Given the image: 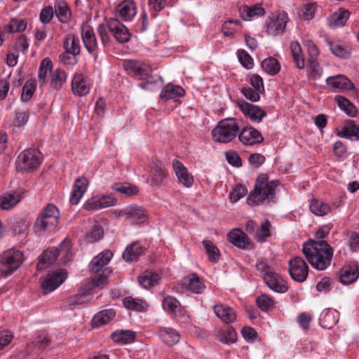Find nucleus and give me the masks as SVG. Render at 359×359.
Returning a JSON list of instances; mask_svg holds the SVG:
<instances>
[{"instance_id": "34", "label": "nucleus", "mask_w": 359, "mask_h": 359, "mask_svg": "<svg viewBox=\"0 0 359 359\" xmlns=\"http://www.w3.org/2000/svg\"><path fill=\"white\" fill-rule=\"evenodd\" d=\"M136 334L131 330H116L114 332L111 337L112 340L116 343L126 344L132 343L135 339Z\"/></svg>"}, {"instance_id": "19", "label": "nucleus", "mask_w": 359, "mask_h": 359, "mask_svg": "<svg viewBox=\"0 0 359 359\" xmlns=\"http://www.w3.org/2000/svg\"><path fill=\"white\" fill-rule=\"evenodd\" d=\"M212 309L215 314L223 323L230 324L236 319V314L234 310L229 306L224 304H217L213 306Z\"/></svg>"}, {"instance_id": "8", "label": "nucleus", "mask_w": 359, "mask_h": 359, "mask_svg": "<svg viewBox=\"0 0 359 359\" xmlns=\"http://www.w3.org/2000/svg\"><path fill=\"white\" fill-rule=\"evenodd\" d=\"M23 255L19 250H8L0 255V272L4 276L11 274L20 267Z\"/></svg>"}, {"instance_id": "18", "label": "nucleus", "mask_w": 359, "mask_h": 359, "mask_svg": "<svg viewBox=\"0 0 359 359\" xmlns=\"http://www.w3.org/2000/svg\"><path fill=\"white\" fill-rule=\"evenodd\" d=\"M172 168L180 184L186 187L192 186L194 177L182 163L175 159L172 161Z\"/></svg>"}, {"instance_id": "32", "label": "nucleus", "mask_w": 359, "mask_h": 359, "mask_svg": "<svg viewBox=\"0 0 359 359\" xmlns=\"http://www.w3.org/2000/svg\"><path fill=\"white\" fill-rule=\"evenodd\" d=\"M158 333L161 339L168 346L177 344L180 339V334L170 327H160Z\"/></svg>"}, {"instance_id": "12", "label": "nucleus", "mask_w": 359, "mask_h": 359, "mask_svg": "<svg viewBox=\"0 0 359 359\" xmlns=\"http://www.w3.org/2000/svg\"><path fill=\"white\" fill-rule=\"evenodd\" d=\"M287 21V14L284 11L269 18L267 20V33L271 36L283 33Z\"/></svg>"}, {"instance_id": "16", "label": "nucleus", "mask_w": 359, "mask_h": 359, "mask_svg": "<svg viewBox=\"0 0 359 359\" xmlns=\"http://www.w3.org/2000/svg\"><path fill=\"white\" fill-rule=\"evenodd\" d=\"M265 284L271 290L278 292L285 293L287 291V286L285 280L275 271L266 273L263 278Z\"/></svg>"}, {"instance_id": "26", "label": "nucleus", "mask_w": 359, "mask_h": 359, "mask_svg": "<svg viewBox=\"0 0 359 359\" xmlns=\"http://www.w3.org/2000/svg\"><path fill=\"white\" fill-rule=\"evenodd\" d=\"M350 16L348 10L339 8L327 18V25L332 29L343 27Z\"/></svg>"}, {"instance_id": "54", "label": "nucleus", "mask_w": 359, "mask_h": 359, "mask_svg": "<svg viewBox=\"0 0 359 359\" xmlns=\"http://www.w3.org/2000/svg\"><path fill=\"white\" fill-rule=\"evenodd\" d=\"M256 303L257 306L263 311H269L274 305L273 299L266 294L258 297Z\"/></svg>"}, {"instance_id": "11", "label": "nucleus", "mask_w": 359, "mask_h": 359, "mask_svg": "<svg viewBox=\"0 0 359 359\" xmlns=\"http://www.w3.org/2000/svg\"><path fill=\"white\" fill-rule=\"evenodd\" d=\"M238 107L245 118L253 123H260L266 113L259 107L244 100L238 102Z\"/></svg>"}, {"instance_id": "2", "label": "nucleus", "mask_w": 359, "mask_h": 359, "mask_svg": "<svg viewBox=\"0 0 359 359\" xmlns=\"http://www.w3.org/2000/svg\"><path fill=\"white\" fill-rule=\"evenodd\" d=\"M278 183L269 181L268 176L262 174L258 176L254 189L250 193L247 201L250 205H258L262 203L276 201V190Z\"/></svg>"}, {"instance_id": "9", "label": "nucleus", "mask_w": 359, "mask_h": 359, "mask_svg": "<svg viewBox=\"0 0 359 359\" xmlns=\"http://www.w3.org/2000/svg\"><path fill=\"white\" fill-rule=\"evenodd\" d=\"M289 273L293 280L302 283L308 276L309 267L302 257H296L289 262Z\"/></svg>"}, {"instance_id": "28", "label": "nucleus", "mask_w": 359, "mask_h": 359, "mask_svg": "<svg viewBox=\"0 0 359 359\" xmlns=\"http://www.w3.org/2000/svg\"><path fill=\"white\" fill-rule=\"evenodd\" d=\"M115 315V311L111 309L102 310L94 316L92 319V325L93 327L104 325L112 320Z\"/></svg>"}, {"instance_id": "59", "label": "nucleus", "mask_w": 359, "mask_h": 359, "mask_svg": "<svg viewBox=\"0 0 359 359\" xmlns=\"http://www.w3.org/2000/svg\"><path fill=\"white\" fill-rule=\"evenodd\" d=\"M247 193V190L241 184L236 185L233 191L230 193L229 198L232 203L237 202L242 197L245 196Z\"/></svg>"}, {"instance_id": "33", "label": "nucleus", "mask_w": 359, "mask_h": 359, "mask_svg": "<svg viewBox=\"0 0 359 359\" xmlns=\"http://www.w3.org/2000/svg\"><path fill=\"white\" fill-rule=\"evenodd\" d=\"M53 63L48 58L43 59L39 66L38 79L41 86L48 82V76L53 73Z\"/></svg>"}, {"instance_id": "1", "label": "nucleus", "mask_w": 359, "mask_h": 359, "mask_svg": "<svg viewBox=\"0 0 359 359\" xmlns=\"http://www.w3.org/2000/svg\"><path fill=\"white\" fill-rule=\"evenodd\" d=\"M302 252L310 264L319 271L326 269L333 257L332 248L325 241H307L303 245Z\"/></svg>"}, {"instance_id": "23", "label": "nucleus", "mask_w": 359, "mask_h": 359, "mask_svg": "<svg viewBox=\"0 0 359 359\" xmlns=\"http://www.w3.org/2000/svg\"><path fill=\"white\" fill-rule=\"evenodd\" d=\"M117 12L123 20H131L137 13L135 3L131 0H124L118 4Z\"/></svg>"}, {"instance_id": "27", "label": "nucleus", "mask_w": 359, "mask_h": 359, "mask_svg": "<svg viewBox=\"0 0 359 359\" xmlns=\"http://www.w3.org/2000/svg\"><path fill=\"white\" fill-rule=\"evenodd\" d=\"M184 95V90L181 86L168 84L162 89L160 97L161 100L166 101L181 97Z\"/></svg>"}, {"instance_id": "29", "label": "nucleus", "mask_w": 359, "mask_h": 359, "mask_svg": "<svg viewBox=\"0 0 359 359\" xmlns=\"http://www.w3.org/2000/svg\"><path fill=\"white\" fill-rule=\"evenodd\" d=\"M82 40L83 44L89 53H92L97 48V42L93 29L90 27H86L83 29Z\"/></svg>"}, {"instance_id": "10", "label": "nucleus", "mask_w": 359, "mask_h": 359, "mask_svg": "<svg viewBox=\"0 0 359 359\" xmlns=\"http://www.w3.org/2000/svg\"><path fill=\"white\" fill-rule=\"evenodd\" d=\"M237 136L239 142L245 146H253L264 141L260 132L252 126H244L240 128Z\"/></svg>"}, {"instance_id": "60", "label": "nucleus", "mask_w": 359, "mask_h": 359, "mask_svg": "<svg viewBox=\"0 0 359 359\" xmlns=\"http://www.w3.org/2000/svg\"><path fill=\"white\" fill-rule=\"evenodd\" d=\"M309 76L314 79L319 78L323 72L322 68L320 67L319 64L316 62L314 60H309Z\"/></svg>"}, {"instance_id": "64", "label": "nucleus", "mask_w": 359, "mask_h": 359, "mask_svg": "<svg viewBox=\"0 0 359 359\" xmlns=\"http://www.w3.org/2000/svg\"><path fill=\"white\" fill-rule=\"evenodd\" d=\"M348 246L351 250L355 252L359 249V234L351 231L348 233Z\"/></svg>"}, {"instance_id": "21", "label": "nucleus", "mask_w": 359, "mask_h": 359, "mask_svg": "<svg viewBox=\"0 0 359 359\" xmlns=\"http://www.w3.org/2000/svg\"><path fill=\"white\" fill-rule=\"evenodd\" d=\"M88 186V181L84 177H79L75 180L69 198V202L72 205L79 203L83 194L86 191Z\"/></svg>"}, {"instance_id": "62", "label": "nucleus", "mask_w": 359, "mask_h": 359, "mask_svg": "<svg viewBox=\"0 0 359 359\" xmlns=\"http://www.w3.org/2000/svg\"><path fill=\"white\" fill-rule=\"evenodd\" d=\"M238 57L240 62L244 67L247 69H250L252 67V58L245 50H239L238 53Z\"/></svg>"}, {"instance_id": "44", "label": "nucleus", "mask_w": 359, "mask_h": 359, "mask_svg": "<svg viewBox=\"0 0 359 359\" xmlns=\"http://www.w3.org/2000/svg\"><path fill=\"white\" fill-rule=\"evenodd\" d=\"M341 137L351 140H359V125H356L352 120H348L345 123Z\"/></svg>"}, {"instance_id": "52", "label": "nucleus", "mask_w": 359, "mask_h": 359, "mask_svg": "<svg viewBox=\"0 0 359 359\" xmlns=\"http://www.w3.org/2000/svg\"><path fill=\"white\" fill-rule=\"evenodd\" d=\"M237 339V333L233 327H228L226 330H223L220 335L219 340L224 344H233Z\"/></svg>"}, {"instance_id": "56", "label": "nucleus", "mask_w": 359, "mask_h": 359, "mask_svg": "<svg viewBox=\"0 0 359 359\" xmlns=\"http://www.w3.org/2000/svg\"><path fill=\"white\" fill-rule=\"evenodd\" d=\"M35 88L36 85L34 81H27L22 89L21 100L24 102L29 100L34 94Z\"/></svg>"}, {"instance_id": "36", "label": "nucleus", "mask_w": 359, "mask_h": 359, "mask_svg": "<svg viewBox=\"0 0 359 359\" xmlns=\"http://www.w3.org/2000/svg\"><path fill=\"white\" fill-rule=\"evenodd\" d=\"M66 81L67 74L65 71L60 68H57L53 72L49 83L53 89L58 90L62 88Z\"/></svg>"}, {"instance_id": "15", "label": "nucleus", "mask_w": 359, "mask_h": 359, "mask_svg": "<svg viewBox=\"0 0 359 359\" xmlns=\"http://www.w3.org/2000/svg\"><path fill=\"white\" fill-rule=\"evenodd\" d=\"M108 29L116 40L123 43L129 41L130 34L128 28L116 19H111L107 24Z\"/></svg>"}, {"instance_id": "25", "label": "nucleus", "mask_w": 359, "mask_h": 359, "mask_svg": "<svg viewBox=\"0 0 359 359\" xmlns=\"http://www.w3.org/2000/svg\"><path fill=\"white\" fill-rule=\"evenodd\" d=\"M326 82L328 86L339 90H350L354 88L353 83L346 76L341 74L328 77Z\"/></svg>"}, {"instance_id": "14", "label": "nucleus", "mask_w": 359, "mask_h": 359, "mask_svg": "<svg viewBox=\"0 0 359 359\" xmlns=\"http://www.w3.org/2000/svg\"><path fill=\"white\" fill-rule=\"evenodd\" d=\"M228 241L233 245L241 249H252L253 244L248 235L241 229H234L227 234Z\"/></svg>"}, {"instance_id": "6", "label": "nucleus", "mask_w": 359, "mask_h": 359, "mask_svg": "<svg viewBox=\"0 0 359 359\" xmlns=\"http://www.w3.org/2000/svg\"><path fill=\"white\" fill-rule=\"evenodd\" d=\"M130 73L142 80V82L139 83V86L143 89L154 91L163 84L159 76L151 75V68L148 66H137L133 65V66L130 67Z\"/></svg>"}, {"instance_id": "4", "label": "nucleus", "mask_w": 359, "mask_h": 359, "mask_svg": "<svg viewBox=\"0 0 359 359\" xmlns=\"http://www.w3.org/2000/svg\"><path fill=\"white\" fill-rule=\"evenodd\" d=\"M60 213L57 207L53 204H48L37 217L34 227L35 232L39 236H43L51 231L57 225Z\"/></svg>"}, {"instance_id": "31", "label": "nucleus", "mask_w": 359, "mask_h": 359, "mask_svg": "<svg viewBox=\"0 0 359 359\" xmlns=\"http://www.w3.org/2000/svg\"><path fill=\"white\" fill-rule=\"evenodd\" d=\"M168 172L163 163L158 161H154L151 168V177L152 182L156 184H160L163 179L167 176Z\"/></svg>"}, {"instance_id": "38", "label": "nucleus", "mask_w": 359, "mask_h": 359, "mask_svg": "<svg viewBox=\"0 0 359 359\" xmlns=\"http://www.w3.org/2000/svg\"><path fill=\"white\" fill-rule=\"evenodd\" d=\"M359 276L358 269L355 267H347L341 271L339 280L341 283L349 285L355 281Z\"/></svg>"}, {"instance_id": "41", "label": "nucleus", "mask_w": 359, "mask_h": 359, "mask_svg": "<svg viewBox=\"0 0 359 359\" xmlns=\"http://www.w3.org/2000/svg\"><path fill=\"white\" fill-rule=\"evenodd\" d=\"M55 13L58 20L62 22H67L71 18V12L65 1H58L55 5Z\"/></svg>"}, {"instance_id": "46", "label": "nucleus", "mask_w": 359, "mask_h": 359, "mask_svg": "<svg viewBox=\"0 0 359 359\" xmlns=\"http://www.w3.org/2000/svg\"><path fill=\"white\" fill-rule=\"evenodd\" d=\"M140 285L144 288H149L156 285L159 280V276L157 273L151 271H145V273L139 277Z\"/></svg>"}, {"instance_id": "20", "label": "nucleus", "mask_w": 359, "mask_h": 359, "mask_svg": "<svg viewBox=\"0 0 359 359\" xmlns=\"http://www.w3.org/2000/svg\"><path fill=\"white\" fill-rule=\"evenodd\" d=\"M182 284L192 293L201 294L205 289L203 280L195 273L184 278Z\"/></svg>"}, {"instance_id": "22", "label": "nucleus", "mask_w": 359, "mask_h": 359, "mask_svg": "<svg viewBox=\"0 0 359 359\" xmlns=\"http://www.w3.org/2000/svg\"><path fill=\"white\" fill-rule=\"evenodd\" d=\"M113 257L111 251L104 250L97 256H95L89 264L90 270L92 272L97 273L100 271L104 266L108 264Z\"/></svg>"}, {"instance_id": "51", "label": "nucleus", "mask_w": 359, "mask_h": 359, "mask_svg": "<svg viewBox=\"0 0 359 359\" xmlns=\"http://www.w3.org/2000/svg\"><path fill=\"white\" fill-rule=\"evenodd\" d=\"M339 107L345 111V113L350 117H355L356 116V107L348 100L342 96H337Z\"/></svg>"}, {"instance_id": "39", "label": "nucleus", "mask_w": 359, "mask_h": 359, "mask_svg": "<svg viewBox=\"0 0 359 359\" xmlns=\"http://www.w3.org/2000/svg\"><path fill=\"white\" fill-rule=\"evenodd\" d=\"M265 11L260 5L252 6H245L241 11V15L244 20H251L254 17H260L264 15Z\"/></svg>"}, {"instance_id": "47", "label": "nucleus", "mask_w": 359, "mask_h": 359, "mask_svg": "<svg viewBox=\"0 0 359 359\" xmlns=\"http://www.w3.org/2000/svg\"><path fill=\"white\" fill-rule=\"evenodd\" d=\"M112 189L114 191L119 192L126 196H131L136 195L139 189L135 186L128 183H116L113 184Z\"/></svg>"}, {"instance_id": "50", "label": "nucleus", "mask_w": 359, "mask_h": 359, "mask_svg": "<svg viewBox=\"0 0 359 359\" xmlns=\"http://www.w3.org/2000/svg\"><path fill=\"white\" fill-rule=\"evenodd\" d=\"M202 243L208 255L209 260L212 262H217L220 258V253L217 246L209 240H204Z\"/></svg>"}, {"instance_id": "3", "label": "nucleus", "mask_w": 359, "mask_h": 359, "mask_svg": "<svg viewBox=\"0 0 359 359\" xmlns=\"http://www.w3.org/2000/svg\"><path fill=\"white\" fill-rule=\"evenodd\" d=\"M239 130L236 119L230 118L219 121L212 130L211 134L215 142L227 144L236 139Z\"/></svg>"}, {"instance_id": "48", "label": "nucleus", "mask_w": 359, "mask_h": 359, "mask_svg": "<svg viewBox=\"0 0 359 359\" xmlns=\"http://www.w3.org/2000/svg\"><path fill=\"white\" fill-rule=\"evenodd\" d=\"M262 67L269 74L276 75L280 72V65L276 58L270 57L262 61Z\"/></svg>"}, {"instance_id": "17", "label": "nucleus", "mask_w": 359, "mask_h": 359, "mask_svg": "<svg viewBox=\"0 0 359 359\" xmlns=\"http://www.w3.org/2000/svg\"><path fill=\"white\" fill-rule=\"evenodd\" d=\"M90 81L82 74H76L72 81V89L75 95L84 96L89 93Z\"/></svg>"}, {"instance_id": "24", "label": "nucleus", "mask_w": 359, "mask_h": 359, "mask_svg": "<svg viewBox=\"0 0 359 359\" xmlns=\"http://www.w3.org/2000/svg\"><path fill=\"white\" fill-rule=\"evenodd\" d=\"M147 212L143 208L135 204L128 206V219H130L132 224H142L147 221Z\"/></svg>"}, {"instance_id": "42", "label": "nucleus", "mask_w": 359, "mask_h": 359, "mask_svg": "<svg viewBox=\"0 0 359 359\" xmlns=\"http://www.w3.org/2000/svg\"><path fill=\"white\" fill-rule=\"evenodd\" d=\"M162 306L163 309L169 313L177 314L181 312V304L180 302L174 297H165Z\"/></svg>"}, {"instance_id": "13", "label": "nucleus", "mask_w": 359, "mask_h": 359, "mask_svg": "<svg viewBox=\"0 0 359 359\" xmlns=\"http://www.w3.org/2000/svg\"><path fill=\"white\" fill-rule=\"evenodd\" d=\"M65 271L48 274L41 283V287L45 294H48L58 287L66 279Z\"/></svg>"}, {"instance_id": "7", "label": "nucleus", "mask_w": 359, "mask_h": 359, "mask_svg": "<svg viewBox=\"0 0 359 359\" xmlns=\"http://www.w3.org/2000/svg\"><path fill=\"white\" fill-rule=\"evenodd\" d=\"M42 159V154L38 149H25L18 156L17 168L21 172H32L41 165Z\"/></svg>"}, {"instance_id": "35", "label": "nucleus", "mask_w": 359, "mask_h": 359, "mask_svg": "<svg viewBox=\"0 0 359 359\" xmlns=\"http://www.w3.org/2000/svg\"><path fill=\"white\" fill-rule=\"evenodd\" d=\"M63 48L69 53L79 55L81 46L79 38L73 34H67L64 39Z\"/></svg>"}, {"instance_id": "40", "label": "nucleus", "mask_w": 359, "mask_h": 359, "mask_svg": "<svg viewBox=\"0 0 359 359\" xmlns=\"http://www.w3.org/2000/svg\"><path fill=\"white\" fill-rule=\"evenodd\" d=\"M123 304L126 308L137 311H146L147 308V304L144 300L132 297L124 298Z\"/></svg>"}, {"instance_id": "57", "label": "nucleus", "mask_w": 359, "mask_h": 359, "mask_svg": "<svg viewBox=\"0 0 359 359\" xmlns=\"http://www.w3.org/2000/svg\"><path fill=\"white\" fill-rule=\"evenodd\" d=\"M329 46L331 52L339 57L348 58L350 55V52L341 45L330 41Z\"/></svg>"}, {"instance_id": "55", "label": "nucleus", "mask_w": 359, "mask_h": 359, "mask_svg": "<svg viewBox=\"0 0 359 359\" xmlns=\"http://www.w3.org/2000/svg\"><path fill=\"white\" fill-rule=\"evenodd\" d=\"M241 23V21L238 20H230L225 22L222 27V31L224 35L226 36H233L234 33L237 32L236 27L240 25Z\"/></svg>"}, {"instance_id": "5", "label": "nucleus", "mask_w": 359, "mask_h": 359, "mask_svg": "<svg viewBox=\"0 0 359 359\" xmlns=\"http://www.w3.org/2000/svg\"><path fill=\"white\" fill-rule=\"evenodd\" d=\"M71 248V241L65 239L59 248H53L44 251L41 261L37 264V269L41 270L46 264H51L58 256H62L61 260L63 263L68 262L72 255Z\"/></svg>"}, {"instance_id": "30", "label": "nucleus", "mask_w": 359, "mask_h": 359, "mask_svg": "<svg viewBox=\"0 0 359 359\" xmlns=\"http://www.w3.org/2000/svg\"><path fill=\"white\" fill-rule=\"evenodd\" d=\"M143 251L144 248L139 243L133 242L126 247L122 257L126 262H130L136 260Z\"/></svg>"}, {"instance_id": "63", "label": "nucleus", "mask_w": 359, "mask_h": 359, "mask_svg": "<svg viewBox=\"0 0 359 359\" xmlns=\"http://www.w3.org/2000/svg\"><path fill=\"white\" fill-rule=\"evenodd\" d=\"M77 55L65 50L60 55V60L65 65L73 66L77 63Z\"/></svg>"}, {"instance_id": "37", "label": "nucleus", "mask_w": 359, "mask_h": 359, "mask_svg": "<svg viewBox=\"0 0 359 359\" xmlns=\"http://www.w3.org/2000/svg\"><path fill=\"white\" fill-rule=\"evenodd\" d=\"M290 50L296 67L299 69H303L305 67V62L302 55V48L299 42L292 41L290 43Z\"/></svg>"}, {"instance_id": "61", "label": "nucleus", "mask_w": 359, "mask_h": 359, "mask_svg": "<svg viewBox=\"0 0 359 359\" xmlns=\"http://www.w3.org/2000/svg\"><path fill=\"white\" fill-rule=\"evenodd\" d=\"M103 234L104 231L101 226L95 224L92 226L91 231L88 234L87 238L90 242H95L102 238Z\"/></svg>"}, {"instance_id": "45", "label": "nucleus", "mask_w": 359, "mask_h": 359, "mask_svg": "<svg viewBox=\"0 0 359 359\" xmlns=\"http://www.w3.org/2000/svg\"><path fill=\"white\" fill-rule=\"evenodd\" d=\"M310 210L317 216H324L330 211V207L327 203L318 199H312L310 203Z\"/></svg>"}, {"instance_id": "43", "label": "nucleus", "mask_w": 359, "mask_h": 359, "mask_svg": "<svg viewBox=\"0 0 359 359\" xmlns=\"http://www.w3.org/2000/svg\"><path fill=\"white\" fill-rule=\"evenodd\" d=\"M20 195L14 193L6 194L0 197V208L9 210L20 202Z\"/></svg>"}, {"instance_id": "53", "label": "nucleus", "mask_w": 359, "mask_h": 359, "mask_svg": "<svg viewBox=\"0 0 359 359\" xmlns=\"http://www.w3.org/2000/svg\"><path fill=\"white\" fill-rule=\"evenodd\" d=\"M27 27V22L23 19L13 18L7 25V29L9 32H20Z\"/></svg>"}, {"instance_id": "58", "label": "nucleus", "mask_w": 359, "mask_h": 359, "mask_svg": "<svg viewBox=\"0 0 359 359\" xmlns=\"http://www.w3.org/2000/svg\"><path fill=\"white\" fill-rule=\"evenodd\" d=\"M241 92L245 97L251 102H257L260 99V94L262 92H258L257 89L248 87H243L241 89Z\"/></svg>"}, {"instance_id": "49", "label": "nucleus", "mask_w": 359, "mask_h": 359, "mask_svg": "<svg viewBox=\"0 0 359 359\" xmlns=\"http://www.w3.org/2000/svg\"><path fill=\"white\" fill-rule=\"evenodd\" d=\"M271 224L268 219H264L258 226V232L256 233L255 238L257 242L263 243L267 238L271 236Z\"/></svg>"}]
</instances>
